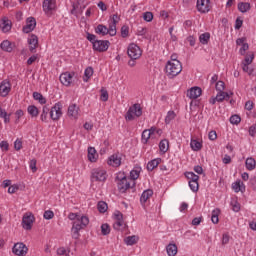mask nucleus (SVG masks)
I'll list each match as a JSON object with an SVG mask.
<instances>
[{"instance_id":"1","label":"nucleus","mask_w":256,"mask_h":256,"mask_svg":"<svg viewBox=\"0 0 256 256\" xmlns=\"http://www.w3.org/2000/svg\"><path fill=\"white\" fill-rule=\"evenodd\" d=\"M183 71L181 62H167L165 66V73L168 79H175Z\"/></svg>"},{"instance_id":"2","label":"nucleus","mask_w":256,"mask_h":256,"mask_svg":"<svg viewBox=\"0 0 256 256\" xmlns=\"http://www.w3.org/2000/svg\"><path fill=\"white\" fill-rule=\"evenodd\" d=\"M141 115H143V108H141V104L136 103L128 109L125 119L126 121H133L135 117H141Z\"/></svg>"},{"instance_id":"3","label":"nucleus","mask_w":256,"mask_h":256,"mask_svg":"<svg viewBox=\"0 0 256 256\" xmlns=\"http://www.w3.org/2000/svg\"><path fill=\"white\" fill-rule=\"evenodd\" d=\"M91 181L92 183L100 182L105 183L107 181V171L103 168H94L91 171Z\"/></svg>"},{"instance_id":"4","label":"nucleus","mask_w":256,"mask_h":256,"mask_svg":"<svg viewBox=\"0 0 256 256\" xmlns=\"http://www.w3.org/2000/svg\"><path fill=\"white\" fill-rule=\"evenodd\" d=\"M116 181H117L118 191H120V193H125L127 189H131V181L129 178H127V176L118 175L116 177Z\"/></svg>"},{"instance_id":"5","label":"nucleus","mask_w":256,"mask_h":256,"mask_svg":"<svg viewBox=\"0 0 256 256\" xmlns=\"http://www.w3.org/2000/svg\"><path fill=\"white\" fill-rule=\"evenodd\" d=\"M33 223H35V215L31 212H26L22 217V227L25 231H31L33 229Z\"/></svg>"},{"instance_id":"6","label":"nucleus","mask_w":256,"mask_h":256,"mask_svg":"<svg viewBox=\"0 0 256 256\" xmlns=\"http://www.w3.org/2000/svg\"><path fill=\"white\" fill-rule=\"evenodd\" d=\"M63 115V104L61 102L56 103L50 110V118L52 121H59Z\"/></svg>"},{"instance_id":"7","label":"nucleus","mask_w":256,"mask_h":256,"mask_svg":"<svg viewBox=\"0 0 256 256\" xmlns=\"http://www.w3.org/2000/svg\"><path fill=\"white\" fill-rule=\"evenodd\" d=\"M114 219L115 222L113 224V227L115 231H121L122 229H125L127 227L125 220H123V213L116 211L114 213Z\"/></svg>"},{"instance_id":"8","label":"nucleus","mask_w":256,"mask_h":256,"mask_svg":"<svg viewBox=\"0 0 256 256\" xmlns=\"http://www.w3.org/2000/svg\"><path fill=\"white\" fill-rule=\"evenodd\" d=\"M127 53H128V57H130V59H139L141 57V55H143V51L135 43L129 44Z\"/></svg>"},{"instance_id":"9","label":"nucleus","mask_w":256,"mask_h":256,"mask_svg":"<svg viewBox=\"0 0 256 256\" xmlns=\"http://www.w3.org/2000/svg\"><path fill=\"white\" fill-rule=\"evenodd\" d=\"M29 248L23 242H17L12 248V253L17 256H26Z\"/></svg>"},{"instance_id":"10","label":"nucleus","mask_w":256,"mask_h":256,"mask_svg":"<svg viewBox=\"0 0 256 256\" xmlns=\"http://www.w3.org/2000/svg\"><path fill=\"white\" fill-rule=\"evenodd\" d=\"M109 45L111 43L108 40H97L93 44V49L94 51H98V53H105L109 49Z\"/></svg>"},{"instance_id":"11","label":"nucleus","mask_w":256,"mask_h":256,"mask_svg":"<svg viewBox=\"0 0 256 256\" xmlns=\"http://www.w3.org/2000/svg\"><path fill=\"white\" fill-rule=\"evenodd\" d=\"M57 9V4L55 0H44L43 1V11L46 15L51 16L53 15V11Z\"/></svg>"},{"instance_id":"12","label":"nucleus","mask_w":256,"mask_h":256,"mask_svg":"<svg viewBox=\"0 0 256 256\" xmlns=\"http://www.w3.org/2000/svg\"><path fill=\"white\" fill-rule=\"evenodd\" d=\"M73 77H75V72H64L60 75V83L65 87H71Z\"/></svg>"},{"instance_id":"13","label":"nucleus","mask_w":256,"mask_h":256,"mask_svg":"<svg viewBox=\"0 0 256 256\" xmlns=\"http://www.w3.org/2000/svg\"><path fill=\"white\" fill-rule=\"evenodd\" d=\"M29 51L37 53V47H39V38L35 34H31L28 38Z\"/></svg>"},{"instance_id":"14","label":"nucleus","mask_w":256,"mask_h":256,"mask_svg":"<svg viewBox=\"0 0 256 256\" xmlns=\"http://www.w3.org/2000/svg\"><path fill=\"white\" fill-rule=\"evenodd\" d=\"M210 0H197V9L199 13H209V10L211 9Z\"/></svg>"},{"instance_id":"15","label":"nucleus","mask_w":256,"mask_h":256,"mask_svg":"<svg viewBox=\"0 0 256 256\" xmlns=\"http://www.w3.org/2000/svg\"><path fill=\"white\" fill-rule=\"evenodd\" d=\"M37 27V20L33 17H29L26 20V25L23 26L22 31L23 33H31Z\"/></svg>"},{"instance_id":"16","label":"nucleus","mask_w":256,"mask_h":256,"mask_svg":"<svg viewBox=\"0 0 256 256\" xmlns=\"http://www.w3.org/2000/svg\"><path fill=\"white\" fill-rule=\"evenodd\" d=\"M11 93V82L9 80H3L0 83V95L1 97H7Z\"/></svg>"},{"instance_id":"17","label":"nucleus","mask_w":256,"mask_h":256,"mask_svg":"<svg viewBox=\"0 0 256 256\" xmlns=\"http://www.w3.org/2000/svg\"><path fill=\"white\" fill-rule=\"evenodd\" d=\"M13 27V23L9 18L4 17L0 22V29L3 31V33H9L11 31V28Z\"/></svg>"},{"instance_id":"18","label":"nucleus","mask_w":256,"mask_h":256,"mask_svg":"<svg viewBox=\"0 0 256 256\" xmlns=\"http://www.w3.org/2000/svg\"><path fill=\"white\" fill-rule=\"evenodd\" d=\"M108 165L111 167H121V156L113 154L108 158Z\"/></svg>"},{"instance_id":"19","label":"nucleus","mask_w":256,"mask_h":256,"mask_svg":"<svg viewBox=\"0 0 256 256\" xmlns=\"http://www.w3.org/2000/svg\"><path fill=\"white\" fill-rule=\"evenodd\" d=\"M68 117H71L72 119H78L79 118V106L76 104H71L68 107Z\"/></svg>"},{"instance_id":"20","label":"nucleus","mask_w":256,"mask_h":256,"mask_svg":"<svg viewBox=\"0 0 256 256\" xmlns=\"http://www.w3.org/2000/svg\"><path fill=\"white\" fill-rule=\"evenodd\" d=\"M202 90L199 87H192L190 90L187 92V97L189 99H197L201 97Z\"/></svg>"},{"instance_id":"21","label":"nucleus","mask_w":256,"mask_h":256,"mask_svg":"<svg viewBox=\"0 0 256 256\" xmlns=\"http://www.w3.org/2000/svg\"><path fill=\"white\" fill-rule=\"evenodd\" d=\"M13 43H11V41L9 40H4L1 44H0V48L2 49V51H6V53H11L13 51Z\"/></svg>"},{"instance_id":"22","label":"nucleus","mask_w":256,"mask_h":256,"mask_svg":"<svg viewBox=\"0 0 256 256\" xmlns=\"http://www.w3.org/2000/svg\"><path fill=\"white\" fill-rule=\"evenodd\" d=\"M95 33H97V35H102L103 37H105V35H109V28H107V26L103 24H99L95 28Z\"/></svg>"},{"instance_id":"23","label":"nucleus","mask_w":256,"mask_h":256,"mask_svg":"<svg viewBox=\"0 0 256 256\" xmlns=\"http://www.w3.org/2000/svg\"><path fill=\"white\" fill-rule=\"evenodd\" d=\"M151 197H153V191L151 189L145 190L140 197V203L145 204Z\"/></svg>"},{"instance_id":"24","label":"nucleus","mask_w":256,"mask_h":256,"mask_svg":"<svg viewBox=\"0 0 256 256\" xmlns=\"http://www.w3.org/2000/svg\"><path fill=\"white\" fill-rule=\"evenodd\" d=\"M97 157V150H95L93 147H88V160L91 163H95L97 161Z\"/></svg>"},{"instance_id":"25","label":"nucleus","mask_w":256,"mask_h":256,"mask_svg":"<svg viewBox=\"0 0 256 256\" xmlns=\"http://www.w3.org/2000/svg\"><path fill=\"white\" fill-rule=\"evenodd\" d=\"M140 173H141V168L133 169L130 172V178L129 179L133 183V185H135V181H137V179H139Z\"/></svg>"},{"instance_id":"26","label":"nucleus","mask_w":256,"mask_h":256,"mask_svg":"<svg viewBox=\"0 0 256 256\" xmlns=\"http://www.w3.org/2000/svg\"><path fill=\"white\" fill-rule=\"evenodd\" d=\"M245 165L248 171H253L256 167V161L253 157L247 158L245 161Z\"/></svg>"},{"instance_id":"27","label":"nucleus","mask_w":256,"mask_h":256,"mask_svg":"<svg viewBox=\"0 0 256 256\" xmlns=\"http://www.w3.org/2000/svg\"><path fill=\"white\" fill-rule=\"evenodd\" d=\"M139 241V237L132 235V236H128L124 239V243L126 245H137V242Z\"/></svg>"},{"instance_id":"28","label":"nucleus","mask_w":256,"mask_h":256,"mask_svg":"<svg viewBox=\"0 0 256 256\" xmlns=\"http://www.w3.org/2000/svg\"><path fill=\"white\" fill-rule=\"evenodd\" d=\"M159 163H161V158L154 159L147 164V170L153 171L156 167H159Z\"/></svg>"},{"instance_id":"29","label":"nucleus","mask_w":256,"mask_h":256,"mask_svg":"<svg viewBox=\"0 0 256 256\" xmlns=\"http://www.w3.org/2000/svg\"><path fill=\"white\" fill-rule=\"evenodd\" d=\"M251 9V4L248 2H240L238 3V10L240 13H247Z\"/></svg>"},{"instance_id":"30","label":"nucleus","mask_w":256,"mask_h":256,"mask_svg":"<svg viewBox=\"0 0 256 256\" xmlns=\"http://www.w3.org/2000/svg\"><path fill=\"white\" fill-rule=\"evenodd\" d=\"M159 149L162 153H167V151H169V140H161L159 143Z\"/></svg>"},{"instance_id":"31","label":"nucleus","mask_w":256,"mask_h":256,"mask_svg":"<svg viewBox=\"0 0 256 256\" xmlns=\"http://www.w3.org/2000/svg\"><path fill=\"white\" fill-rule=\"evenodd\" d=\"M221 214V210L219 208H216L212 211L211 221L214 223V225H217L219 223V215Z\"/></svg>"},{"instance_id":"32","label":"nucleus","mask_w":256,"mask_h":256,"mask_svg":"<svg viewBox=\"0 0 256 256\" xmlns=\"http://www.w3.org/2000/svg\"><path fill=\"white\" fill-rule=\"evenodd\" d=\"M166 251L169 256L177 255V245L176 244H168L166 247Z\"/></svg>"},{"instance_id":"33","label":"nucleus","mask_w":256,"mask_h":256,"mask_svg":"<svg viewBox=\"0 0 256 256\" xmlns=\"http://www.w3.org/2000/svg\"><path fill=\"white\" fill-rule=\"evenodd\" d=\"M190 147L192 151H201V149L203 148V144H201V142L197 140L192 139L190 142Z\"/></svg>"},{"instance_id":"34","label":"nucleus","mask_w":256,"mask_h":256,"mask_svg":"<svg viewBox=\"0 0 256 256\" xmlns=\"http://www.w3.org/2000/svg\"><path fill=\"white\" fill-rule=\"evenodd\" d=\"M230 95L227 92H218L216 95V101L218 103H222V101H225V99H230Z\"/></svg>"},{"instance_id":"35","label":"nucleus","mask_w":256,"mask_h":256,"mask_svg":"<svg viewBox=\"0 0 256 256\" xmlns=\"http://www.w3.org/2000/svg\"><path fill=\"white\" fill-rule=\"evenodd\" d=\"M209 39H211V34L209 32L203 33L199 36V41L202 45H207V43H209Z\"/></svg>"},{"instance_id":"36","label":"nucleus","mask_w":256,"mask_h":256,"mask_svg":"<svg viewBox=\"0 0 256 256\" xmlns=\"http://www.w3.org/2000/svg\"><path fill=\"white\" fill-rule=\"evenodd\" d=\"M232 189L235 191V193H239V191H243L245 189V184L241 181H236L232 184Z\"/></svg>"},{"instance_id":"37","label":"nucleus","mask_w":256,"mask_h":256,"mask_svg":"<svg viewBox=\"0 0 256 256\" xmlns=\"http://www.w3.org/2000/svg\"><path fill=\"white\" fill-rule=\"evenodd\" d=\"M33 98L35 99V101H39L41 105H45L47 103V100L45 99V97H43V94L39 92H34Z\"/></svg>"},{"instance_id":"38","label":"nucleus","mask_w":256,"mask_h":256,"mask_svg":"<svg viewBox=\"0 0 256 256\" xmlns=\"http://www.w3.org/2000/svg\"><path fill=\"white\" fill-rule=\"evenodd\" d=\"M27 111H28L29 115H31V117H38L39 116V109L36 108L35 105L28 106Z\"/></svg>"},{"instance_id":"39","label":"nucleus","mask_w":256,"mask_h":256,"mask_svg":"<svg viewBox=\"0 0 256 256\" xmlns=\"http://www.w3.org/2000/svg\"><path fill=\"white\" fill-rule=\"evenodd\" d=\"M185 177L192 182L199 183V175H196L193 172H186Z\"/></svg>"},{"instance_id":"40","label":"nucleus","mask_w":256,"mask_h":256,"mask_svg":"<svg viewBox=\"0 0 256 256\" xmlns=\"http://www.w3.org/2000/svg\"><path fill=\"white\" fill-rule=\"evenodd\" d=\"M93 77V67H87L84 71V81L87 83Z\"/></svg>"},{"instance_id":"41","label":"nucleus","mask_w":256,"mask_h":256,"mask_svg":"<svg viewBox=\"0 0 256 256\" xmlns=\"http://www.w3.org/2000/svg\"><path fill=\"white\" fill-rule=\"evenodd\" d=\"M175 117H177V114L175 113V111H173V110L168 111V113L165 117L166 125H169V123H171L173 121V119H175Z\"/></svg>"},{"instance_id":"42","label":"nucleus","mask_w":256,"mask_h":256,"mask_svg":"<svg viewBox=\"0 0 256 256\" xmlns=\"http://www.w3.org/2000/svg\"><path fill=\"white\" fill-rule=\"evenodd\" d=\"M108 35L115 37L117 35V24L111 22L108 28Z\"/></svg>"},{"instance_id":"43","label":"nucleus","mask_w":256,"mask_h":256,"mask_svg":"<svg viewBox=\"0 0 256 256\" xmlns=\"http://www.w3.org/2000/svg\"><path fill=\"white\" fill-rule=\"evenodd\" d=\"M97 209L99 213H105L109 209V206H107L105 201H100L98 202Z\"/></svg>"},{"instance_id":"44","label":"nucleus","mask_w":256,"mask_h":256,"mask_svg":"<svg viewBox=\"0 0 256 256\" xmlns=\"http://www.w3.org/2000/svg\"><path fill=\"white\" fill-rule=\"evenodd\" d=\"M230 205L232 207V211H234L235 213H239V211H241V204H239L237 200H232Z\"/></svg>"},{"instance_id":"45","label":"nucleus","mask_w":256,"mask_h":256,"mask_svg":"<svg viewBox=\"0 0 256 256\" xmlns=\"http://www.w3.org/2000/svg\"><path fill=\"white\" fill-rule=\"evenodd\" d=\"M149 139H151V132L146 129L142 132V143L147 144V141H149Z\"/></svg>"},{"instance_id":"46","label":"nucleus","mask_w":256,"mask_h":256,"mask_svg":"<svg viewBox=\"0 0 256 256\" xmlns=\"http://www.w3.org/2000/svg\"><path fill=\"white\" fill-rule=\"evenodd\" d=\"M242 69L244 73H248V75L255 76V70L249 67V64H243Z\"/></svg>"},{"instance_id":"47","label":"nucleus","mask_w":256,"mask_h":256,"mask_svg":"<svg viewBox=\"0 0 256 256\" xmlns=\"http://www.w3.org/2000/svg\"><path fill=\"white\" fill-rule=\"evenodd\" d=\"M50 109L47 106H43L42 114L40 116L41 121H47V115H49Z\"/></svg>"},{"instance_id":"48","label":"nucleus","mask_w":256,"mask_h":256,"mask_svg":"<svg viewBox=\"0 0 256 256\" xmlns=\"http://www.w3.org/2000/svg\"><path fill=\"white\" fill-rule=\"evenodd\" d=\"M230 123L232 125H239L241 123V116H239L237 114L236 115H232L230 117Z\"/></svg>"},{"instance_id":"49","label":"nucleus","mask_w":256,"mask_h":256,"mask_svg":"<svg viewBox=\"0 0 256 256\" xmlns=\"http://www.w3.org/2000/svg\"><path fill=\"white\" fill-rule=\"evenodd\" d=\"M101 233L102 235H109V233H111V227L109 226V224L101 225Z\"/></svg>"},{"instance_id":"50","label":"nucleus","mask_w":256,"mask_h":256,"mask_svg":"<svg viewBox=\"0 0 256 256\" xmlns=\"http://www.w3.org/2000/svg\"><path fill=\"white\" fill-rule=\"evenodd\" d=\"M189 187L193 193H197L199 191V182L189 181Z\"/></svg>"},{"instance_id":"51","label":"nucleus","mask_w":256,"mask_h":256,"mask_svg":"<svg viewBox=\"0 0 256 256\" xmlns=\"http://www.w3.org/2000/svg\"><path fill=\"white\" fill-rule=\"evenodd\" d=\"M101 101H109V92H107V90H105V88L101 89V96H100Z\"/></svg>"},{"instance_id":"52","label":"nucleus","mask_w":256,"mask_h":256,"mask_svg":"<svg viewBox=\"0 0 256 256\" xmlns=\"http://www.w3.org/2000/svg\"><path fill=\"white\" fill-rule=\"evenodd\" d=\"M144 21H147V23H151L153 21V12H145L143 14Z\"/></svg>"},{"instance_id":"53","label":"nucleus","mask_w":256,"mask_h":256,"mask_svg":"<svg viewBox=\"0 0 256 256\" xmlns=\"http://www.w3.org/2000/svg\"><path fill=\"white\" fill-rule=\"evenodd\" d=\"M86 39H88L90 41V43H92V45H95L96 41H97V36L95 34H91L89 32H87L86 34Z\"/></svg>"},{"instance_id":"54","label":"nucleus","mask_w":256,"mask_h":256,"mask_svg":"<svg viewBox=\"0 0 256 256\" xmlns=\"http://www.w3.org/2000/svg\"><path fill=\"white\" fill-rule=\"evenodd\" d=\"M253 59H255V55L253 54L246 56L242 65H251V63H253Z\"/></svg>"},{"instance_id":"55","label":"nucleus","mask_w":256,"mask_h":256,"mask_svg":"<svg viewBox=\"0 0 256 256\" xmlns=\"http://www.w3.org/2000/svg\"><path fill=\"white\" fill-rule=\"evenodd\" d=\"M216 91L218 92H224L225 91V82L223 81H218L216 83Z\"/></svg>"},{"instance_id":"56","label":"nucleus","mask_w":256,"mask_h":256,"mask_svg":"<svg viewBox=\"0 0 256 256\" xmlns=\"http://www.w3.org/2000/svg\"><path fill=\"white\" fill-rule=\"evenodd\" d=\"M121 37L125 39V37H129V26H122L121 27Z\"/></svg>"},{"instance_id":"57","label":"nucleus","mask_w":256,"mask_h":256,"mask_svg":"<svg viewBox=\"0 0 256 256\" xmlns=\"http://www.w3.org/2000/svg\"><path fill=\"white\" fill-rule=\"evenodd\" d=\"M43 217H44V219H47V220L53 219V217H55V213H53V211H51V210H46L44 212Z\"/></svg>"},{"instance_id":"58","label":"nucleus","mask_w":256,"mask_h":256,"mask_svg":"<svg viewBox=\"0 0 256 256\" xmlns=\"http://www.w3.org/2000/svg\"><path fill=\"white\" fill-rule=\"evenodd\" d=\"M83 227H84V226L82 225V223H81V221L79 220V218H78L77 221L73 222L72 229H76V230L81 231V229H83Z\"/></svg>"},{"instance_id":"59","label":"nucleus","mask_w":256,"mask_h":256,"mask_svg":"<svg viewBox=\"0 0 256 256\" xmlns=\"http://www.w3.org/2000/svg\"><path fill=\"white\" fill-rule=\"evenodd\" d=\"M39 60V54L32 55L28 60H27V65H33L35 61Z\"/></svg>"},{"instance_id":"60","label":"nucleus","mask_w":256,"mask_h":256,"mask_svg":"<svg viewBox=\"0 0 256 256\" xmlns=\"http://www.w3.org/2000/svg\"><path fill=\"white\" fill-rule=\"evenodd\" d=\"M15 115H16L15 123H19V119H21L23 115H25V113L23 112V110L19 109L15 112Z\"/></svg>"},{"instance_id":"61","label":"nucleus","mask_w":256,"mask_h":256,"mask_svg":"<svg viewBox=\"0 0 256 256\" xmlns=\"http://www.w3.org/2000/svg\"><path fill=\"white\" fill-rule=\"evenodd\" d=\"M0 149H2V151H9V142L8 141H2L0 143Z\"/></svg>"},{"instance_id":"62","label":"nucleus","mask_w":256,"mask_h":256,"mask_svg":"<svg viewBox=\"0 0 256 256\" xmlns=\"http://www.w3.org/2000/svg\"><path fill=\"white\" fill-rule=\"evenodd\" d=\"M79 221L84 227L89 225V218L87 216H82Z\"/></svg>"},{"instance_id":"63","label":"nucleus","mask_w":256,"mask_h":256,"mask_svg":"<svg viewBox=\"0 0 256 256\" xmlns=\"http://www.w3.org/2000/svg\"><path fill=\"white\" fill-rule=\"evenodd\" d=\"M249 135H251V137H255V135H256V124H253L252 126H250Z\"/></svg>"},{"instance_id":"64","label":"nucleus","mask_w":256,"mask_h":256,"mask_svg":"<svg viewBox=\"0 0 256 256\" xmlns=\"http://www.w3.org/2000/svg\"><path fill=\"white\" fill-rule=\"evenodd\" d=\"M250 187L254 190V191H256V176H254V177H252V178H250Z\"/></svg>"}]
</instances>
